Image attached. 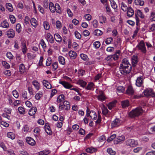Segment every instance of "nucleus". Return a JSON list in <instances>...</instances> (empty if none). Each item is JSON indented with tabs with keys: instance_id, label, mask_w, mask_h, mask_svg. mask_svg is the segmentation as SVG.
Segmentation results:
<instances>
[{
	"instance_id": "nucleus-1",
	"label": "nucleus",
	"mask_w": 155,
	"mask_h": 155,
	"mask_svg": "<svg viewBox=\"0 0 155 155\" xmlns=\"http://www.w3.org/2000/svg\"><path fill=\"white\" fill-rule=\"evenodd\" d=\"M131 70V66L127 58L123 59L119 67L120 72L122 74L125 75L129 73Z\"/></svg>"
},
{
	"instance_id": "nucleus-2",
	"label": "nucleus",
	"mask_w": 155,
	"mask_h": 155,
	"mask_svg": "<svg viewBox=\"0 0 155 155\" xmlns=\"http://www.w3.org/2000/svg\"><path fill=\"white\" fill-rule=\"evenodd\" d=\"M86 115L87 117H90L93 120H96V124L100 123L101 121V116L99 114H98L97 117L96 113L93 110L90 111L89 109L87 108V109Z\"/></svg>"
},
{
	"instance_id": "nucleus-3",
	"label": "nucleus",
	"mask_w": 155,
	"mask_h": 155,
	"mask_svg": "<svg viewBox=\"0 0 155 155\" xmlns=\"http://www.w3.org/2000/svg\"><path fill=\"white\" fill-rule=\"evenodd\" d=\"M143 110L141 107H138L133 110L129 113V116L131 117H137L143 113Z\"/></svg>"
},
{
	"instance_id": "nucleus-4",
	"label": "nucleus",
	"mask_w": 155,
	"mask_h": 155,
	"mask_svg": "<svg viewBox=\"0 0 155 155\" xmlns=\"http://www.w3.org/2000/svg\"><path fill=\"white\" fill-rule=\"evenodd\" d=\"M49 8L51 12L52 13L54 12L55 11H56L58 13H60L61 12L60 6L58 3L55 4L54 5L52 2H50Z\"/></svg>"
},
{
	"instance_id": "nucleus-5",
	"label": "nucleus",
	"mask_w": 155,
	"mask_h": 155,
	"mask_svg": "<svg viewBox=\"0 0 155 155\" xmlns=\"http://www.w3.org/2000/svg\"><path fill=\"white\" fill-rule=\"evenodd\" d=\"M143 93L145 96L147 97H155V92L151 88L146 89L143 91Z\"/></svg>"
},
{
	"instance_id": "nucleus-6",
	"label": "nucleus",
	"mask_w": 155,
	"mask_h": 155,
	"mask_svg": "<svg viewBox=\"0 0 155 155\" xmlns=\"http://www.w3.org/2000/svg\"><path fill=\"white\" fill-rule=\"evenodd\" d=\"M122 121L119 118H116L111 124V127H117L120 126L122 124Z\"/></svg>"
},
{
	"instance_id": "nucleus-7",
	"label": "nucleus",
	"mask_w": 155,
	"mask_h": 155,
	"mask_svg": "<svg viewBox=\"0 0 155 155\" xmlns=\"http://www.w3.org/2000/svg\"><path fill=\"white\" fill-rule=\"evenodd\" d=\"M137 48L143 53H145L146 52V49L145 45L143 41H141L137 46Z\"/></svg>"
},
{
	"instance_id": "nucleus-8",
	"label": "nucleus",
	"mask_w": 155,
	"mask_h": 155,
	"mask_svg": "<svg viewBox=\"0 0 155 155\" xmlns=\"http://www.w3.org/2000/svg\"><path fill=\"white\" fill-rule=\"evenodd\" d=\"M126 143V145L132 147H135L138 144V143L137 141L131 139L127 140Z\"/></svg>"
},
{
	"instance_id": "nucleus-9",
	"label": "nucleus",
	"mask_w": 155,
	"mask_h": 155,
	"mask_svg": "<svg viewBox=\"0 0 155 155\" xmlns=\"http://www.w3.org/2000/svg\"><path fill=\"white\" fill-rule=\"evenodd\" d=\"M144 78L143 76H140L137 78L136 81V85L138 87L141 86L143 84Z\"/></svg>"
},
{
	"instance_id": "nucleus-10",
	"label": "nucleus",
	"mask_w": 155,
	"mask_h": 155,
	"mask_svg": "<svg viewBox=\"0 0 155 155\" xmlns=\"http://www.w3.org/2000/svg\"><path fill=\"white\" fill-rule=\"evenodd\" d=\"M125 139V137L123 135H121L118 137L116 139L114 140V143L115 144H117L119 143L123 142L124 141Z\"/></svg>"
},
{
	"instance_id": "nucleus-11",
	"label": "nucleus",
	"mask_w": 155,
	"mask_h": 155,
	"mask_svg": "<svg viewBox=\"0 0 155 155\" xmlns=\"http://www.w3.org/2000/svg\"><path fill=\"white\" fill-rule=\"evenodd\" d=\"M21 47L23 53L25 55L28 51L25 42L23 41L21 42Z\"/></svg>"
},
{
	"instance_id": "nucleus-12",
	"label": "nucleus",
	"mask_w": 155,
	"mask_h": 155,
	"mask_svg": "<svg viewBox=\"0 0 155 155\" xmlns=\"http://www.w3.org/2000/svg\"><path fill=\"white\" fill-rule=\"evenodd\" d=\"M59 83L61 84L66 88L70 89L72 85L67 82L63 81H59Z\"/></svg>"
},
{
	"instance_id": "nucleus-13",
	"label": "nucleus",
	"mask_w": 155,
	"mask_h": 155,
	"mask_svg": "<svg viewBox=\"0 0 155 155\" xmlns=\"http://www.w3.org/2000/svg\"><path fill=\"white\" fill-rule=\"evenodd\" d=\"M6 35L9 38H13L15 35L14 31L12 29H10L7 31Z\"/></svg>"
},
{
	"instance_id": "nucleus-14",
	"label": "nucleus",
	"mask_w": 155,
	"mask_h": 155,
	"mask_svg": "<svg viewBox=\"0 0 155 155\" xmlns=\"http://www.w3.org/2000/svg\"><path fill=\"white\" fill-rule=\"evenodd\" d=\"M45 38L47 41L51 43H53L54 41V39L51 35L50 33H48L45 35Z\"/></svg>"
},
{
	"instance_id": "nucleus-15",
	"label": "nucleus",
	"mask_w": 155,
	"mask_h": 155,
	"mask_svg": "<svg viewBox=\"0 0 155 155\" xmlns=\"http://www.w3.org/2000/svg\"><path fill=\"white\" fill-rule=\"evenodd\" d=\"M26 140L27 143L31 146H34L35 144V141L30 137H27Z\"/></svg>"
},
{
	"instance_id": "nucleus-16",
	"label": "nucleus",
	"mask_w": 155,
	"mask_h": 155,
	"mask_svg": "<svg viewBox=\"0 0 155 155\" xmlns=\"http://www.w3.org/2000/svg\"><path fill=\"white\" fill-rule=\"evenodd\" d=\"M97 97L98 100L100 101H104L106 99V97L102 91H99V94L97 96Z\"/></svg>"
},
{
	"instance_id": "nucleus-17",
	"label": "nucleus",
	"mask_w": 155,
	"mask_h": 155,
	"mask_svg": "<svg viewBox=\"0 0 155 155\" xmlns=\"http://www.w3.org/2000/svg\"><path fill=\"white\" fill-rule=\"evenodd\" d=\"M127 12V16L129 17H131L133 16L134 13V10L131 7H128Z\"/></svg>"
},
{
	"instance_id": "nucleus-18",
	"label": "nucleus",
	"mask_w": 155,
	"mask_h": 155,
	"mask_svg": "<svg viewBox=\"0 0 155 155\" xmlns=\"http://www.w3.org/2000/svg\"><path fill=\"white\" fill-rule=\"evenodd\" d=\"M95 87L94 84L93 82H90L85 87V89L87 90H93Z\"/></svg>"
},
{
	"instance_id": "nucleus-19",
	"label": "nucleus",
	"mask_w": 155,
	"mask_h": 155,
	"mask_svg": "<svg viewBox=\"0 0 155 155\" xmlns=\"http://www.w3.org/2000/svg\"><path fill=\"white\" fill-rule=\"evenodd\" d=\"M138 62L137 56L136 55L133 56L132 58V63L133 66L135 67Z\"/></svg>"
},
{
	"instance_id": "nucleus-20",
	"label": "nucleus",
	"mask_w": 155,
	"mask_h": 155,
	"mask_svg": "<svg viewBox=\"0 0 155 155\" xmlns=\"http://www.w3.org/2000/svg\"><path fill=\"white\" fill-rule=\"evenodd\" d=\"M64 99L65 97L63 95L61 94L59 95L57 97V103L61 104L64 101Z\"/></svg>"
},
{
	"instance_id": "nucleus-21",
	"label": "nucleus",
	"mask_w": 155,
	"mask_h": 155,
	"mask_svg": "<svg viewBox=\"0 0 155 155\" xmlns=\"http://www.w3.org/2000/svg\"><path fill=\"white\" fill-rule=\"evenodd\" d=\"M1 27L2 28H8L9 27V24L6 20H4L1 23Z\"/></svg>"
},
{
	"instance_id": "nucleus-22",
	"label": "nucleus",
	"mask_w": 155,
	"mask_h": 155,
	"mask_svg": "<svg viewBox=\"0 0 155 155\" xmlns=\"http://www.w3.org/2000/svg\"><path fill=\"white\" fill-rule=\"evenodd\" d=\"M134 91L132 86H128L126 91V94L129 95H132L134 94Z\"/></svg>"
},
{
	"instance_id": "nucleus-23",
	"label": "nucleus",
	"mask_w": 155,
	"mask_h": 155,
	"mask_svg": "<svg viewBox=\"0 0 155 155\" xmlns=\"http://www.w3.org/2000/svg\"><path fill=\"white\" fill-rule=\"evenodd\" d=\"M30 22L31 25L35 28H36L38 25V21L36 20L34 18L31 19Z\"/></svg>"
},
{
	"instance_id": "nucleus-24",
	"label": "nucleus",
	"mask_w": 155,
	"mask_h": 155,
	"mask_svg": "<svg viewBox=\"0 0 155 155\" xmlns=\"http://www.w3.org/2000/svg\"><path fill=\"white\" fill-rule=\"evenodd\" d=\"M37 109L36 107H34L31 108L29 110L28 114L30 116L34 115L36 113Z\"/></svg>"
},
{
	"instance_id": "nucleus-25",
	"label": "nucleus",
	"mask_w": 155,
	"mask_h": 155,
	"mask_svg": "<svg viewBox=\"0 0 155 155\" xmlns=\"http://www.w3.org/2000/svg\"><path fill=\"white\" fill-rule=\"evenodd\" d=\"M43 85L47 89H50L51 88V85L49 82L46 80H44L43 81Z\"/></svg>"
},
{
	"instance_id": "nucleus-26",
	"label": "nucleus",
	"mask_w": 155,
	"mask_h": 155,
	"mask_svg": "<svg viewBox=\"0 0 155 155\" xmlns=\"http://www.w3.org/2000/svg\"><path fill=\"white\" fill-rule=\"evenodd\" d=\"M45 127V131L49 135L51 134H52V132L48 125V124H46Z\"/></svg>"
},
{
	"instance_id": "nucleus-27",
	"label": "nucleus",
	"mask_w": 155,
	"mask_h": 155,
	"mask_svg": "<svg viewBox=\"0 0 155 155\" xmlns=\"http://www.w3.org/2000/svg\"><path fill=\"white\" fill-rule=\"evenodd\" d=\"M77 84L80 85L81 87H85L87 83L84 81L82 80H79L77 82Z\"/></svg>"
},
{
	"instance_id": "nucleus-28",
	"label": "nucleus",
	"mask_w": 155,
	"mask_h": 155,
	"mask_svg": "<svg viewBox=\"0 0 155 155\" xmlns=\"http://www.w3.org/2000/svg\"><path fill=\"white\" fill-rule=\"evenodd\" d=\"M134 3L136 5L143 6L144 4V2L143 0H134Z\"/></svg>"
},
{
	"instance_id": "nucleus-29",
	"label": "nucleus",
	"mask_w": 155,
	"mask_h": 155,
	"mask_svg": "<svg viewBox=\"0 0 155 155\" xmlns=\"http://www.w3.org/2000/svg\"><path fill=\"white\" fill-rule=\"evenodd\" d=\"M69 55L71 58L75 59L77 57V53L74 51H71L68 53Z\"/></svg>"
},
{
	"instance_id": "nucleus-30",
	"label": "nucleus",
	"mask_w": 155,
	"mask_h": 155,
	"mask_svg": "<svg viewBox=\"0 0 155 155\" xmlns=\"http://www.w3.org/2000/svg\"><path fill=\"white\" fill-rule=\"evenodd\" d=\"M58 61L59 63L62 65L65 64V58L61 56H60L58 57Z\"/></svg>"
},
{
	"instance_id": "nucleus-31",
	"label": "nucleus",
	"mask_w": 155,
	"mask_h": 155,
	"mask_svg": "<svg viewBox=\"0 0 155 155\" xmlns=\"http://www.w3.org/2000/svg\"><path fill=\"white\" fill-rule=\"evenodd\" d=\"M63 105L65 110H68L70 109V106L69 102L67 101H64L63 102Z\"/></svg>"
},
{
	"instance_id": "nucleus-32",
	"label": "nucleus",
	"mask_w": 155,
	"mask_h": 155,
	"mask_svg": "<svg viewBox=\"0 0 155 155\" xmlns=\"http://www.w3.org/2000/svg\"><path fill=\"white\" fill-rule=\"evenodd\" d=\"M32 84L37 90L40 89V84L37 81H34L32 82Z\"/></svg>"
},
{
	"instance_id": "nucleus-33",
	"label": "nucleus",
	"mask_w": 155,
	"mask_h": 155,
	"mask_svg": "<svg viewBox=\"0 0 155 155\" xmlns=\"http://www.w3.org/2000/svg\"><path fill=\"white\" fill-rule=\"evenodd\" d=\"M97 151V149L93 147H90L86 149V151L89 153H92L95 152Z\"/></svg>"
},
{
	"instance_id": "nucleus-34",
	"label": "nucleus",
	"mask_w": 155,
	"mask_h": 155,
	"mask_svg": "<svg viewBox=\"0 0 155 155\" xmlns=\"http://www.w3.org/2000/svg\"><path fill=\"white\" fill-rule=\"evenodd\" d=\"M121 9L124 12H126L128 9V7L124 2H122L121 3Z\"/></svg>"
},
{
	"instance_id": "nucleus-35",
	"label": "nucleus",
	"mask_w": 155,
	"mask_h": 155,
	"mask_svg": "<svg viewBox=\"0 0 155 155\" xmlns=\"http://www.w3.org/2000/svg\"><path fill=\"white\" fill-rule=\"evenodd\" d=\"M102 112L103 115L107 116L108 113V110L107 108L104 106L103 105L102 107Z\"/></svg>"
},
{
	"instance_id": "nucleus-36",
	"label": "nucleus",
	"mask_w": 155,
	"mask_h": 155,
	"mask_svg": "<svg viewBox=\"0 0 155 155\" xmlns=\"http://www.w3.org/2000/svg\"><path fill=\"white\" fill-rule=\"evenodd\" d=\"M26 69L24 64H21L19 66V71L21 73H23L25 72Z\"/></svg>"
},
{
	"instance_id": "nucleus-37",
	"label": "nucleus",
	"mask_w": 155,
	"mask_h": 155,
	"mask_svg": "<svg viewBox=\"0 0 155 155\" xmlns=\"http://www.w3.org/2000/svg\"><path fill=\"white\" fill-rule=\"evenodd\" d=\"M43 95V93L41 91H39L35 95V98L36 100H39Z\"/></svg>"
},
{
	"instance_id": "nucleus-38",
	"label": "nucleus",
	"mask_w": 155,
	"mask_h": 155,
	"mask_svg": "<svg viewBox=\"0 0 155 155\" xmlns=\"http://www.w3.org/2000/svg\"><path fill=\"white\" fill-rule=\"evenodd\" d=\"M129 104L128 100H126L121 102V105L122 107L124 108L128 107L129 105Z\"/></svg>"
},
{
	"instance_id": "nucleus-39",
	"label": "nucleus",
	"mask_w": 155,
	"mask_h": 155,
	"mask_svg": "<svg viewBox=\"0 0 155 155\" xmlns=\"http://www.w3.org/2000/svg\"><path fill=\"white\" fill-rule=\"evenodd\" d=\"M6 7L7 9L10 12H12L13 10L12 5L10 3H7L6 4Z\"/></svg>"
},
{
	"instance_id": "nucleus-40",
	"label": "nucleus",
	"mask_w": 155,
	"mask_h": 155,
	"mask_svg": "<svg viewBox=\"0 0 155 155\" xmlns=\"http://www.w3.org/2000/svg\"><path fill=\"white\" fill-rule=\"evenodd\" d=\"M112 7L114 9H116L117 7V5L114 0H109Z\"/></svg>"
},
{
	"instance_id": "nucleus-41",
	"label": "nucleus",
	"mask_w": 155,
	"mask_h": 155,
	"mask_svg": "<svg viewBox=\"0 0 155 155\" xmlns=\"http://www.w3.org/2000/svg\"><path fill=\"white\" fill-rule=\"evenodd\" d=\"M54 38L57 42H60L61 41V38L58 34H55L54 35Z\"/></svg>"
},
{
	"instance_id": "nucleus-42",
	"label": "nucleus",
	"mask_w": 155,
	"mask_h": 155,
	"mask_svg": "<svg viewBox=\"0 0 155 155\" xmlns=\"http://www.w3.org/2000/svg\"><path fill=\"white\" fill-rule=\"evenodd\" d=\"M116 103V101H114L109 103L107 105L108 109L110 110L112 109L115 106Z\"/></svg>"
},
{
	"instance_id": "nucleus-43",
	"label": "nucleus",
	"mask_w": 155,
	"mask_h": 155,
	"mask_svg": "<svg viewBox=\"0 0 155 155\" xmlns=\"http://www.w3.org/2000/svg\"><path fill=\"white\" fill-rule=\"evenodd\" d=\"M7 137L9 138L12 140H14L15 138V135L12 132H9L7 134Z\"/></svg>"
},
{
	"instance_id": "nucleus-44",
	"label": "nucleus",
	"mask_w": 155,
	"mask_h": 155,
	"mask_svg": "<svg viewBox=\"0 0 155 155\" xmlns=\"http://www.w3.org/2000/svg\"><path fill=\"white\" fill-rule=\"evenodd\" d=\"M103 34V32L101 30L99 29H96L93 32V34L97 36H99L102 35Z\"/></svg>"
},
{
	"instance_id": "nucleus-45",
	"label": "nucleus",
	"mask_w": 155,
	"mask_h": 155,
	"mask_svg": "<svg viewBox=\"0 0 155 155\" xmlns=\"http://www.w3.org/2000/svg\"><path fill=\"white\" fill-rule=\"evenodd\" d=\"M107 152L110 155H115L116 154V152L112 149L108 148L107 149Z\"/></svg>"
},
{
	"instance_id": "nucleus-46",
	"label": "nucleus",
	"mask_w": 155,
	"mask_h": 155,
	"mask_svg": "<svg viewBox=\"0 0 155 155\" xmlns=\"http://www.w3.org/2000/svg\"><path fill=\"white\" fill-rule=\"evenodd\" d=\"M43 26L45 29L46 30H48L50 28V25L48 22L47 21L44 22Z\"/></svg>"
},
{
	"instance_id": "nucleus-47",
	"label": "nucleus",
	"mask_w": 155,
	"mask_h": 155,
	"mask_svg": "<svg viewBox=\"0 0 155 155\" xmlns=\"http://www.w3.org/2000/svg\"><path fill=\"white\" fill-rule=\"evenodd\" d=\"M9 18L10 21L12 24H14L16 21V19L15 17L13 15H10L9 16Z\"/></svg>"
},
{
	"instance_id": "nucleus-48",
	"label": "nucleus",
	"mask_w": 155,
	"mask_h": 155,
	"mask_svg": "<svg viewBox=\"0 0 155 155\" xmlns=\"http://www.w3.org/2000/svg\"><path fill=\"white\" fill-rule=\"evenodd\" d=\"M137 14L138 16L141 18H144L145 16L143 14L140 10H137Z\"/></svg>"
},
{
	"instance_id": "nucleus-49",
	"label": "nucleus",
	"mask_w": 155,
	"mask_h": 155,
	"mask_svg": "<svg viewBox=\"0 0 155 155\" xmlns=\"http://www.w3.org/2000/svg\"><path fill=\"white\" fill-rule=\"evenodd\" d=\"M18 110L19 113L20 114H25V109L22 107H18Z\"/></svg>"
},
{
	"instance_id": "nucleus-50",
	"label": "nucleus",
	"mask_w": 155,
	"mask_h": 155,
	"mask_svg": "<svg viewBox=\"0 0 155 155\" xmlns=\"http://www.w3.org/2000/svg\"><path fill=\"white\" fill-rule=\"evenodd\" d=\"M116 137V135L115 134L112 135L109 137L107 140V141L108 142H110L113 140Z\"/></svg>"
},
{
	"instance_id": "nucleus-51",
	"label": "nucleus",
	"mask_w": 155,
	"mask_h": 155,
	"mask_svg": "<svg viewBox=\"0 0 155 155\" xmlns=\"http://www.w3.org/2000/svg\"><path fill=\"white\" fill-rule=\"evenodd\" d=\"M50 153L49 150H45L39 153V155H47Z\"/></svg>"
},
{
	"instance_id": "nucleus-52",
	"label": "nucleus",
	"mask_w": 155,
	"mask_h": 155,
	"mask_svg": "<svg viewBox=\"0 0 155 155\" xmlns=\"http://www.w3.org/2000/svg\"><path fill=\"white\" fill-rule=\"evenodd\" d=\"M105 7L107 14L108 15H110L111 14V11L110 7L107 5H106Z\"/></svg>"
},
{
	"instance_id": "nucleus-53",
	"label": "nucleus",
	"mask_w": 155,
	"mask_h": 155,
	"mask_svg": "<svg viewBox=\"0 0 155 155\" xmlns=\"http://www.w3.org/2000/svg\"><path fill=\"white\" fill-rule=\"evenodd\" d=\"M2 64L5 68L8 69L10 68L9 64L5 61H2Z\"/></svg>"
},
{
	"instance_id": "nucleus-54",
	"label": "nucleus",
	"mask_w": 155,
	"mask_h": 155,
	"mask_svg": "<svg viewBox=\"0 0 155 155\" xmlns=\"http://www.w3.org/2000/svg\"><path fill=\"white\" fill-rule=\"evenodd\" d=\"M21 25L19 23L17 24L16 26V31L18 33H19L21 31Z\"/></svg>"
},
{
	"instance_id": "nucleus-55",
	"label": "nucleus",
	"mask_w": 155,
	"mask_h": 155,
	"mask_svg": "<svg viewBox=\"0 0 155 155\" xmlns=\"http://www.w3.org/2000/svg\"><path fill=\"white\" fill-rule=\"evenodd\" d=\"M94 47L96 49L99 48L101 45L99 41H96L93 44Z\"/></svg>"
},
{
	"instance_id": "nucleus-56",
	"label": "nucleus",
	"mask_w": 155,
	"mask_h": 155,
	"mask_svg": "<svg viewBox=\"0 0 155 155\" xmlns=\"http://www.w3.org/2000/svg\"><path fill=\"white\" fill-rule=\"evenodd\" d=\"M49 2L48 0H44L43 3V6L46 8H47L48 7L49 5Z\"/></svg>"
},
{
	"instance_id": "nucleus-57",
	"label": "nucleus",
	"mask_w": 155,
	"mask_h": 155,
	"mask_svg": "<svg viewBox=\"0 0 155 155\" xmlns=\"http://www.w3.org/2000/svg\"><path fill=\"white\" fill-rule=\"evenodd\" d=\"M106 140L105 136L104 135H102L99 137L98 138V141L100 142H103Z\"/></svg>"
},
{
	"instance_id": "nucleus-58",
	"label": "nucleus",
	"mask_w": 155,
	"mask_h": 155,
	"mask_svg": "<svg viewBox=\"0 0 155 155\" xmlns=\"http://www.w3.org/2000/svg\"><path fill=\"white\" fill-rule=\"evenodd\" d=\"M84 17L85 19L87 21H90L92 18L91 16L89 14H87L84 15Z\"/></svg>"
},
{
	"instance_id": "nucleus-59",
	"label": "nucleus",
	"mask_w": 155,
	"mask_h": 155,
	"mask_svg": "<svg viewBox=\"0 0 155 155\" xmlns=\"http://www.w3.org/2000/svg\"><path fill=\"white\" fill-rule=\"evenodd\" d=\"M23 130L25 132H29L31 131L29 127L27 125H25L23 128Z\"/></svg>"
},
{
	"instance_id": "nucleus-60",
	"label": "nucleus",
	"mask_w": 155,
	"mask_h": 155,
	"mask_svg": "<svg viewBox=\"0 0 155 155\" xmlns=\"http://www.w3.org/2000/svg\"><path fill=\"white\" fill-rule=\"evenodd\" d=\"M124 91V87L122 86H119L117 88V91L118 92H123Z\"/></svg>"
},
{
	"instance_id": "nucleus-61",
	"label": "nucleus",
	"mask_w": 155,
	"mask_h": 155,
	"mask_svg": "<svg viewBox=\"0 0 155 155\" xmlns=\"http://www.w3.org/2000/svg\"><path fill=\"white\" fill-rule=\"evenodd\" d=\"M113 40V39L112 38H108L106 39L105 42L107 44L109 45L111 43Z\"/></svg>"
},
{
	"instance_id": "nucleus-62",
	"label": "nucleus",
	"mask_w": 155,
	"mask_h": 155,
	"mask_svg": "<svg viewBox=\"0 0 155 155\" xmlns=\"http://www.w3.org/2000/svg\"><path fill=\"white\" fill-rule=\"evenodd\" d=\"M52 60L51 58H48L47 59L46 64L47 66H49L51 63Z\"/></svg>"
},
{
	"instance_id": "nucleus-63",
	"label": "nucleus",
	"mask_w": 155,
	"mask_h": 155,
	"mask_svg": "<svg viewBox=\"0 0 155 155\" xmlns=\"http://www.w3.org/2000/svg\"><path fill=\"white\" fill-rule=\"evenodd\" d=\"M74 35L75 37L78 39H80L81 38V34L77 31H75L74 32Z\"/></svg>"
},
{
	"instance_id": "nucleus-64",
	"label": "nucleus",
	"mask_w": 155,
	"mask_h": 155,
	"mask_svg": "<svg viewBox=\"0 0 155 155\" xmlns=\"http://www.w3.org/2000/svg\"><path fill=\"white\" fill-rule=\"evenodd\" d=\"M3 73L6 76H9L11 75V72L9 70H6L4 71Z\"/></svg>"
}]
</instances>
